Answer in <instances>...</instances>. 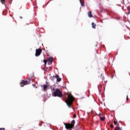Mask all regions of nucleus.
Wrapping results in <instances>:
<instances>
[{
	"instance_id": "obj_1",
	"label": "nucleus",
	"mask_w": 130,
	"mask_h": 130,
	"mask_svg": "<svg viewBox=\"0 0 130 130\" xmlns=\"http://www.w3.org/2000/svg\"><path fill=\"white\" fill-rule=\"evenodd\" d=\"M66 95H67L68 99L66 100L65 102L66 104H67V106L68 107H71V106L73 104V103L74 102V100H75V99L74 98V96L71 93H67Z\"/></svg>"
},
{
	"instance_id": "obj_2",
	"label": "nucleus",
	"mask_w": 130,
	"mask_h": 130,
	"mask_svg": "<svg viewBox=\"0 0 130 130\" xmlns=\"http://www.w3.org/2000/svg\"><path fill=\"white\" fill-rule=\"evenodd\" d=\"M52 90L53 91L52 92V96L53 97H59V98L62 97V92H61L59 89L53 88Z\"/></svg>"
},
{
	"instance_id": "obj_3",
	"label": "nucleus",
	"mask_w": 130,
	"mask_h": 130,
	"mask_svg": "<svg viewBox=\"0 0 130 130\" xmlns=\"http://www.w3.org/2000/svg\"><path fill=\"white\" fill-rule=\"evenodd\" d=\"M75 120H73L71 121V123H65V127L67 129H69L70 128H73L75 126Z\"/></svg>"
},
{
	"instance_id": "obj_4",
	"label": "nucleus",
	"mask_w": 130,
	"mask_h": 130,
	"mask_svg": "<svg viewBox=\"0 0 130 130\" xmlns=\"http://www.w3.org/2000/svg\"><path fill=\"white\" fill-rule=\"evenodd\" d=\"M29 82L27 80H22L20 86L24 87L25 85H29L30 84V81H31V78H28Z\"/></svg>"
},
{
	"instance_id": "obj_5",
	"label": "nucleus",
	"mask_w": 130,
	"mask_h": 130,
	"mask_svg": "<svg viewBox=\"0 0 130 130\" xmlns=\"http://www.w3.org/2000/svg\"><path fill=\"white\" fill-rule=\"evenodd\" d=\"M42 52V49H37L36 50V54L35 55L36 56H39L41 54V53Z\"/></svg>"
},
{
	"instance_id": "obj_6",
	"label": "nucleus",
	"mask_w": 130,
	"mask_h": 130,
	"mask_svg": "<svg viewBox=\"0 0 130 130\" xmlns=\"http://www.w3.org/2000/svg\"><path fill=\"white\" fill-rule=\"evenodd\" d=\"M53 62V57H49L48 59V64H51Z\"/></svg>"
},
{
	"instance_id": "obj_7",
	"label": "nucleus",
	"mask_w": 130,
	"mask_h": 130,
	"mask_svg": "<svg viewBox=\"0 0 130 130\" xmlns=\"http://www.w3.org/2000/svg\"><path fill=\"white\" fill-rule=\"evenodd\" d=\"M54 78H56L57 79V82H60V81H61V78H60V77H59V76H58V75H56L55 76H54Z\"/></svg>"
},
{
	"instance_id": "obj_8",
	"label": "nucleus",
	"mask_w": 130,
	"mask_h": 130,
	"mask_svg": "<svg viewBox=\"0 0 130 130\" xmlns=\"http://www.w3.org/2000/svg\"><path fill=\"white\" fill-rule=\"evenodd\" d=\"M87 15L89 18H93V15H92V12L91 11H88Z\"/></svg>"
},
{
	"instance_id": "obj_9",
	"label": "nucleus",
	"mask_w": 130,
	"mask_h": 130,
	"mask_svg": "<svg viewBox=\"0 0 130 130\" xmlns=\"http://www.w3.org/2000/svg\"><path fill=\"white\" fill-rule=\"evenodd\" d=\"M42 87H43V91H44V92H46V91H47V88L48 86H47L46 85H44L42 86Z\"/></svg>"
},
{
	"instance_id": "obj_10",
	"label": "nucleus",
	"mask_w": 130,
	"mask_h": 130,
	"mask_svg": "<svg viewBox=\"0 0 130 130\" xmlns=\"http://www.w3.org/2000/svg\"><path fill=\"white\" fill-rule=\"evenodd\" d=\"M91 25H92V28H93V29H95L96 28V24H95V23L92 22L91 23Z\"/></svg>"
},
{
	"instance_id": "obj_11",
	"label": "nucleus",
	"mask_w": 130,
	"mask_h": 130,
	"mask_svg": "<svg viewBox=\"0 0 130 130\" xmlns=\"http://www.w3.org/2000/svg\"><path fill=\"white\" fill-rule=\"evenodd\" d=\"M114 123L115 125H117V126H118V125H119V124H118V123H117V121L115 120L114 121Z\"/></svg>"
},
{
	"instance_id": "obj_12",
	"label": "nucleus",
	"mask_w": 130,
	"mask_h": 130,
	"mask_svg": "<svg viewBox=\"0 0 130 130\" xmlns=\"http://www.w3.org/2000/svg\"><path fill=\"white\" fill-rule=\"evenodd\" d=\"M100 119L101 120H102V121H104V120H105V117H103L102 116H101Z\"/></svg>"
},
{
	"instance_id": "obj_13",
	"label": "nucleus",
	"mask_w": 130,
	"mask_h": 130,
	"mask_svg": "<svg viewBox=\"0 0 130 130\" xmlns=\"http://www.w3.org/2000/svg\"><path fill=\"white\" fill-rule=\"evenodd\" d=\"M114 130H122L120 127H116Z\"/></svg>"
},
{
	"instance_id": "obj_14",
	"label": "nucleus",
	"mask_w": 130,
	"mask_h": 130,
	"mask_svg": "<svg viewBox=\"0 0 130 130\" xmlns=\"http://www.w3.org/2000/svg\"><path fill=\"white\" fill-rule=\"evenodd\" d=\"M47 61H48L47 60L44 59V60H43V62H44V63H45V64H44L45 67H46V63H47Z\"/></svg>"
},
{
	"instance_id": "obj_15",
	"label": "nucleus",
	"mask_w": 130,
	"mask_h": 130,
	"mask_svg": "<svg viewBox=\"0 0 130 130\" xmlns=\"http://www.w3.org/2000/svg\"><path fill=\"white\" fill-rule=\"evenodd\" d=\"M127 10H128V11H127V15H129V14H130V8H128Z\"/></svg>"
},
{
	"instance_id": "obj_16",
	"label": "nucleus",
	"mask_w": 130,
	"mask_h": 130,
	"mask_svg": "<svg viewBox=\"0 0 130 130\" xmlns=\"http://www.w3.org/2000/svg\"><path fill=\"white\" fill-rule=\"evenodd\" d=\"M1 2L3 5H4L5 3L6 2V0H1Z\"/></svg>"
},
{
	"instance_id": "obj_17",
	"label": "nucleus",
	"mask_w": 130,
	"mask_h": 130,
	"mask_svg": "<svg viewBox=\"0 0 130 130\" xmlns=\"http://www.w3.org/2000/svg\"><path fill=\"white\" fill-rule=\"evenodd\" d=\"M110 127H111V128H113L114 126H113V125L112 124H111L110 125Z\"/></svg>"
},
{
	"instance_id": "obj_18",
	"label": "nucleus",
	"mask_w": 130,
	"mask_h": 130,
	"mask_svg": "<svg viewBox=\"0 0 130 130\" xmlns=\"http://www.w3.org/2000/svg\"><path fill=\"white\" fill-rule=\"evenodd\" d=\"M73 117H74V118H76V117H77V115L76 114H74L73 115Z\"/></svg>"
},
{
	"instance_id": "obj_19",
	"label": "nucleus",
	"mask_w": 130,
	"mask_h": 130,
	"mask_svg": "<svg viewBox=\"0 0 130 130\" xmlns=\"http://www.w3.org/2000/svg\"><path fill=\"white\" fill-rule=\"evenodd\" d=\"M126 101H128V95L126 96Z\"/></svg>"
},
{
	"instance_id": "obj_20",
	"label": "nucleus",
	"mask_w": 130,
	"mask_h": 130,
	"mask_svg": "<svg viewBox=\"0 0 130 130\" xmlns=\"http://www.w3.org/2000/svg\"><path fill=\"white\" fill-rule=\"evenodd\" d=\"M0 130H6L5 128H0Z\"/></svg>"
},
{
	"instance_id": "obj_21",
	"label": "nucleus",
	"mask_w": 130,
	"mask_h": 130,
	"mask_svg": "<svg viewBox=\"0 0 130 130\" xmlns=\"http://www.w3.org/2000/svg\"><path fill=\"white\" fill-rule=\"evenodd\" d=\"M49 70L52 71V67H49Z\"/></svg>"
},
{
	"instance_id": "obj_22",
	"label": "nucleus",
	"mask_w": 130,
	"mask_h": 130,
	"mask_svg": "<svg viewBox=\"0 0 130 130\" xmlns=\"http://www.w3.org/2000/svg\"><path fill=\"white\" fill-rule=\"evenodd\" d=\"M99 116H100V117H101V116H102V114L99 113Z\"/></svg>"
},
{
	"instance_id": "obj_23",
	"label": "nucleus",
	"mask_w": 130,
	"mask_h": 130,
	"mask_svg": "<svg viewBox=\"0 0 130 130\" xmlns=\"http://www.w3.org/2000/svg\"><path fill=\"white\" fill-rule=\"evenodd\" d=\"M32 86H33V87H36V84H32Z\"/></svg>"
},
{
	"instance_id": "obj_24",
	"label": "nucleus",
	"mask_w": 130,
	"mask_h": 130,
	"mask_svg": "<svg viewBox=\"0 0 130 130\" xmlns=\"http://www.w3.org/2000/svg\"><path fill=\"white\" fill-rule=\"evenodd\" d=\"M43 70H44V71H45V68H44Z\"/></svg>"
},
{
	"instance_id": "obj_25",
	"label": "nucleus",
	"mask_w": 130,
	"mask_h": 130,
	"mask_svg": "<svg viewBox=\"0 0 130 130\" xmlns=\"http://www.w3.org/2000/svg\"><path fill=\"white\" fill-rule=\"evenodd\" d=\"M103 81H104V78H103Z\"/></svg>"
},
{
	"instance_id": "obj_26",
	"label": "nucleus",
	"mask_w": 130,
	"mask_h": 130,
	"mask_svg": "<svg viewBox=\"0 0 130 130\" xmlns=\"http://www.w3.org/2000/svg\"><path fill=\"white\" fill-rule=\"evenodd\" d=\"M80 3H82V1H80Z\"/></svg>"
},
{
	"instance_id": "obj_27",
	"label": "nucleus",
	"mask_w": 130,
	"mask_h": 130,
	"mask_svg": "<svg viewBox=\"0 0 130 130\" xmlns=\"http://www.w3.org/2000/svg\"><path fill=\"white\" fill-rule=\"evenodd\" d=\"M123 4H124V2H123Z\"/></svg>"
},
{
	"instance_id": "obj_28",
	"label": "nucleus",
	"mask_w": 130,
	"mask_h": 130,
	"mask_svg": "<svg viewBox=\"0 0 130 130\" xmlns=\"http://www.w3.org/2000/svg\"><path fill=\"white\" fill-rule=\"evenodd\" d=\"M40 125L41 126V124H40Z\"/></svg>"
}]
</instances>
